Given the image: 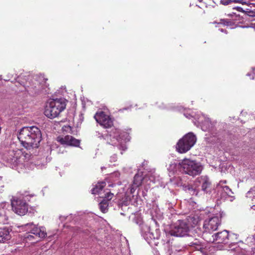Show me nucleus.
<instances>
[{
	"mask_svg": "<svg viewBox=\"0 0 255 255\" xmlns=\"http://www.w3.org/2000/svg\"><path fill=\"white\" fill-rule=\"evenodd\" d=\"M41 138L40 130L35 126L22 128L18 135L22 145L29 151L39 146Z\"/></svg>",
	"mask_w": 255,
	"mask_h": 255,
	"instance_id": "obj_1",
	"label": "nucleus"
},
{
	"mask_svg": "<svg viewBox=\"0 0 255 255\" xmlns=\"http://www.w3.org/2000/svg\"><path fill=\"white\" fill-rule=\"evenodd\" d=\"M200 221L199 217L195 215H191L184 220H179L171 230L170 234L180 237L188 236L191 229L197 226Z\"/></svg>",
	"mask_w": 255,
	"mask_h": 255,
	"instance_id": "obj_2",
	"label": "nucleus"
},
{
	"mask_svg": "<svg viewBox=\"0 0 255 255\" xmlns=\"http://www.w3.org/2000/svg\"><path fill=\"white\" fill-rule=\"evenodd\" d=\"M29 153H26L23 157L24 159L27 160L24 161L23 164L21 161V155L23 154L22 151L19 149H10L3 155V159L7 162V165L10 167L18 170V172L20 171L18 170L19 168H21L22 166H26L28 168V162L31 158L32 154Z\"/></svg>",
	"mask_w": 255,
	"mask_h": 255,
	"instance_id": "obj_3",
	"label": "nucleus"
},
{
	"mask_svg": "<svg viewBox=\"0 0 255 255\" xmlns=\"http://www.w3.org/2000/svg\"><path fill=\"white\" fill-rule=\"evenodd\" d=\"M20 96H22L24 99L28 96L35 97L41 94H46L49 93V89L44 83L40 82L36 78H33L30 81L26 82L19 90Z\"/></svg>",
	"mask_w": 255,
	"mask_h": 255,
	"instance_id": "obj_4",
	"label": "nucleus"
},
{
	"mask_svg": "<svg viewBox=\"0 0 255 255\" xmlns=\"http://www.w3.org/2000/svg\"><path fill=\"white\" fill-rule=\"evenodd\" d=\"M108 132L109 134L106 136V139L109 144L119 145L118 143H121L119 147L120 149L125 150L127 148L126 145L123 143V142H126L130 140L129 136L127 132L121 131L120 129L115 128L110 131H108Z\"/></svg>",
	"mask_w": 255,
	"mask_h": 255,
	"instance_id": "obj_5",
	"label": "nucleus"
},
{
	"mask_svg": "<svg viewBox=\"0 0 255 255\" xmlns=\"http://www.w3.org/2000/svg\"><path fill=\"white\" fill-rule=\"evenodd\" d=\"M66 108L64 100L61 98L49 99L46 103L44 115L48 118L57 117Z\"/></svg>",
	"mask_w": 255,
	"mask_h": 255,
	"instance_id": "obj_6",
	"label": "nucleus"
},
{
	"mask_svg": "<svg viewBox=\"0 0 255 255\" xmlns=\"http://www.w3.org/2000/svg\"><path fill=\"white\" fill-rule=\"evenodd\" d=\"M179 165L180 171L192 176L199 175L203 170L200 162L189 159H184L179 163Z\"/></svg>",
	"mask_w": 255,
	"mask_h": 255,
	"instance_id": "obj_7",
	"label": "nucleus"
},
{
	"mask_svg": "<svg viewBox=\"0 0 255 255\" xmlns=\"http://www.w3.org/2000/svg\"><path fill=\"white\" fill-rule=\"evenodd\" d=\"M134 222L141 226V232L142 236L144 239L147 241L149 244H154L157 245L156 240L159 238L160 234L158 230H156L155 232L153 233L151 232L149 226L147 225L142 224V221L140 218L134 219Z\"/></svg>",
	"mask_w": 255,
	"mask_h": 255,
	"instance_id": "obj_8",
	"label": "nucleus"
},
{
	"mask_svg": "<svg viewBox=\"0 0 255 255\" xmlns=\"http://www.w3.org/2000/svg\"><path fill=\"white\" fill-rule=\"evenodd\" d=\"M29 196L13 197L11 199V205L13 211L17 215H24L28 211V205L26 201L28 199Z\"/></svg>",
	"mask_w": 255,
	"mask_h": 255,
	"instance_id": "obj_9",
	"label": "nucleus"
},
{
	"mask_svg": "<svg viewBox=\"0 0 255 255\" xmlns=\"http://www.w3.org/2000/svg\"><path fill=\"white\" fill-rule=\"evenodd\" d=\"M196 137L192 132H189L180 139L177 144V150L183 153L189 150L195 144Z\"/></svg>",
	"mask_w": 255,
	"mask_h": 255,
	"instance_id": "obj_10",
	"label": "nucleus"
},
{
	"mask_svg": "<svg viewBox=\"0 0 255 255\" xmlns=\"http://www.w3.org/2000/svg\"><path fill=\"white\" fill-rule=\"evenodd\" d=\"M226 180L220 181L217 184L215 190L217 192L219 198L224 200H229L232 202L235 199L233 196V192L229 186L226 185Z\"/></svg>",
	"mask_w": 255,
	"mask_h": 255,
	"instance_id": "obj_11",
	"label": "nucleus"
},
{
	"mask_svg": "<svg viewBox=\"0 0 255 255\" xmlns=\"http://www.w3.org/2000/svg\"><path fill=\"white\" fill-rule=\"evenodd\" d=\"M197 122L200 124L201 128L204 131H209L213 136H217L216 127L214 123H212L209 118L206 117L204 115H202L198 118Z\"/></svg>",
	"mask_w": 255,
	"mask_h": 255,
	"instance_id": "obj_12",
	"label": "nucleus"
},
{
	"mask_svg": "<svg viewBox=\"0 0 255 255\" xmlns=\"http://www.w3.org/2000/svg\"><path fill=\"white\" fill-rule=\"evenodd\" d=\"M94 118L101 126L104 128H108L113 125V120L103 111H99L94 116Z\"/></svg>",
	"mask_w": 255,
	"mask_h": 255,
	"instance_id": "obj_13",
	"label": "nucleus"
},
{
	"mask_svg": "<svg viewBox=\"0 0 255 255\" xmlns=\"http://www.w3.org/2000/svg\"><path fill=\"white\" fill-rule=\"evenodd\" d=\"M221 219L220 217L214 216L205 221L203 227L206 232L211 233L217 230L220 225Z\"/></svg>",
	"mask_w": 255,
	"mask_h": 255,
	"instance_id": "obj_14",
	"label": "nucleus"
},
{
	"mask_svg": "<svg viewBox=\"0 0 255 255\" xmlns=\"http://www.w3.org/2000/svg\"><path fill=\"white\" fill-rule=\"evenodd\" d=\"M23 227L28 233L34 235L40 238H44L47 234L44 227H40L38 228L32 223L25 224Z\"/></svg>",
	"mask_w": 255,
	"mask_h": 255,
	"instance_id": "obj_15",
	"label": "nucleus"
},
{
	"mask_svg": "<svg viewBox=\"0 0 255 255\" xmlns=\"http://www.w3.org/2000/svg\"><path fill=\"white\" fill-rule=\"evenodd\" d=\"M57 141L61 144L66 145L78 146L80 144V140L73 137L71 135H66L64 137L59 136Z\"/></svg>",
	"mask_w": 255,
	"mask_h": 255,
	"instance_id": "obj_16",
	"label": "nucleus"
},
{
	"mask_svg": "<svg viewBox=\"0 0 255 255\" xmlns=\"http://www.w3.org/2000/svg\"><path fill=\"white\" fill-rule=\"evenodd\" d=\"M214 240L217 242L218 243L228 244L229 243V240L231 235H229L227 230H224L218 232L213 236Z\"/></svg>",
	"mask_w": 255,
	"mask_h": 255,
	"instance_id": "obj_17",
	"label": "nucleus"
},
{
	"mask_svg": "<svg viewBox=\"0 0 255 255\" xmlns=\"http://www.w3.org/2000/svg\"><path fill=\"white\" fill-rule=\"evenodd\" d=\"M197 181L201 184V189L205 193H210L211 191V182L206 176L198 178Z\"/></svg>",
	"mask_w": 255,
	"mask_h": 255,
	"instance_id": "obj_18",
	"label": "nucleus"
},
{
	"mask_svg": "<svg viewBox=\"0 0 255 255\" xmlns=\"http://www.w3.org/2000/svg\"><path fill=\"white\" fill-rule=\"evenodd\" d=\"M9 207V204L6 202L0 203V222L3 224H7L8 217L5 215V210Z\"/></svg>",
	"mask_w": 255,
	"mask_h": 255,
	"instance_id": "obj_19",
	"label": "nucleus"
},
{
	"mask_svg": "<svg viewBox=\"0 0 255 255\" xmlns=\"http://www.w3.org/2000/svg\"><path fill=\"white\" fill-rule=\"evenodd\" d=\"M11 237L7 228H0V243H5L10 240Z\"/></svg>",
	"mask_w": 255,
	"mask_h": 255,
	"instance_id": "obj_20",
	"label": "nucleus"
},
{
	"mask_svg": "<svg viewBox=\"0 0 255 255\" xmlns=\"http://www.w3.org/2000/svg\"><path fill=\"white\" fill-rule=\"evenodd\" d=\"M253 0H220V3L224 5H227L232 2L241 3L243 4H250Z\"/></svg>",
	"mask_w": 255,
	"mask_h": 255,
	"instance_id": "obj_21",
	"label": "nucleus"
},
{
	"mask_svg": "<svg viewBox=\"0 0 255 255\" xmlns=\"http://www.w3.org/2000/svg\"><path fill=\"white\" fill-rule=\"evenodd\" d=\"M145 180H146V178L142 177V175L139 173L136 174L133 178V186L135 187H138L141 185L142 182Z\"/></svg>",
	"mask_w": 255,
	"mask_h": 255,
	"instance_id": "obj_22",
	"label": "nucleus"
},
{
	"mask_svg": "<svg viewBox=\"0 0 255 255\" xmlns=\"http://www.w3.org/2000/svg\"><path fill=\"white\" fill-rule=\"evenodd\" d=\"M106 186V182H101L98 183L92 190V193L93 194H101L103 189Z\"/></svg>",
	"mask_w": 255,
	"mask_h": 255,
	"instance_id": "obj_23",
	"label": "nucleus"
},
{
	"mask_svg": "<svg viewBox=\"0 0 255 255\" xmlns=\"http://www.w3.org/2000/svg\"><path fill=\"white\" fill-rule=\"evenodd\" d=\"M99 208L100 210L103 213H106L108 210L109 202L108 200L103 199L102 201L99 203Z\"/></svg>",
	"mask_w": 255,
	"mask_h": 255,
	"instance_id": "obj_24",
	"label": "nucleus"
},
{
	"mask_svg": "<svg viewBox=\"0 0 255 255\" xmlns=\"http://www.w3.org/2000/svg\"><path fill=\"white\" fill-rule=\"evenodd\" d=\"M177 168L180 169L179 163L177 164L175 162H171L167 169L170 174H173Z\"/></svg>",
	"mask_w": 255,
	"mask_h": 255,
	"instance_id": "obj_25",
	"label": "nucleus"
},
{
	"mask_svg": "<svg viewBox=\"0 0 255 255\" xmlns=\"http://www.w3.org/2000/svg\"><path fill=\"white\" fill-rule=\"evenodd\" d=\"M246 197L251 200V201H254L255 200V187L251 188L247 193Z\"/></svg>",
	"mask_w": 255,
	"mask_h": 255,
	"instance_id": "obj_26",
	"label": "nucleus"
},
{
	"mask_svg": "<svg viewBox=\"0 0 255 255\" xmlns=\"http://www.w3.org/2000/svg\"><path fill=\"white\" fill-rule=\"evenodd\" d=\"M186 190H188L190 194L192 195H197L198 193V190L196 188H193V187L191 186H188L186 187Z\"/></svg>",
	"mask_w": 255,
	"mask_h": 255,
	"instance_id": "obj_27",
	"label": "nucleus"
},
{
	"mask_svg": "<svg viewBox=\"0 0 255 255\" xmlns=\"http://www.w3.org/2000/svg\"><path fill=\"white\" fill-rule=\"evenodd\" d=\"M246 12L247 15L248 16H249V17H251L252 18L255 17L254 19H251L252 20H255V9L251 10L250 9H247Z\"/></svg>",
	"mask_w": 255,
	"mask_h": 255,
	"instance_id": "obj_28",
	"label": "nucleus"
},
{
	"mask_svg": "<svg viewBox=\"0 0 255 255\" xmlns=\"http://www.w3.org/2000/svg\"><path fill=\"white\" fill-rule=\"evenodd\" d=\"M232 21L230 20H227L225 19H221V22L218 23V27H220L221 25H223L224 26H229L231 25Z\"/></svg>",
	"mask_w": 255,
	"mask_h": 255,
	"instance_id": "obj_29",
	"label": "nucleus"
},
{
	"mask_svg": "<svg viewBox=\"0 0 255 255\" xmlns=\"http://www.w3.org/2000/svg\"><path fill=\"white\" fill-rule=\"evenodd\" d=\"M131 198L130 195H127L126 197L125 200L122 203V206L123 205H125L126 206H128L131 202Z\"/></svg>",
	"mask_w": 255,
	"mask_h": 255,
	"instance_id": "obj_30",
	"label": "nucleus"
},
{
	"mask_svg": "<svg viewBox=\"0 0 255 255\" xmlns=\"http://www.w3.org/2000/svg\"><path fill=\"white\" fill-rule=\"evenodd\" d=\"M114 194L111 193V192H107L105 194V196L104 199H105L106 200H108V202L111 200L113 197Z\"/></svg>",
	"mask_w": 255,
	"mask_h": 255,
	"instance_id": "obj_31",
	"label": "nucleus"
},
{
	"mask_svg": "<svg viewBox=\"0 0 255 255\" xmlns=\"http://www.w3.org/2000/svg\"><path fill=\"white\" fill-rule=\"evenodd\" d=\"M201 248L199 247L197 250L194 251L190 255H202V252L200 251Z\"/></svg>",
	"mask_w": 255,
	"mask_h": 255,
	"instance_id": "obj_32",
	"label": "nucleus"
},
{
	"mask_svg": "<svg viewBox=\"0 0 255 255\" xmlns=\"http://www.w3.org/2000/svg\"><path fill=\"white\" fill-rule=\"evenodd\" d=\"M204 3L205 4V6L207 7V5H211L212 3H214L213 0H204Z\"/></svg>",
	"mask_w": 255,
	"mask_h": 255,
	"instance_id": "obj_33",
	"label": "nucleus"
},
{
	"mask_svg": "<svg viewBox=\"0 0 255 255\" xmlns=\"http://www.w3.org/2000/svg\"><path fill=\"white\" fill-rule=\"evenodd\" d=\"M136 188L137 187H135L134 186H133V184L131 185L129 189L130 194H132L134 192Z\"/></svg>",
	"mask_w": 255,
	"mask_h": 255,
	"instance_id": "obj_34",
	"label": "nucleus"
},
{
	"mask_svg": "<svg viewBox=\"0 0 255 255\" xmlns=\"http://www.w3.org/2000/svg\"><path fill=\"white\" fill-rule=\"evenodd\" d=\"M117 155L116 154H114L111 157V161L112 162H115L117 160Z\"/></svg>",
	"mask_w": 255,
	"mask_h": 255,
	"instance_id": "obj_35",
	"label": "nucleus"
},
{
	"mask_svg": "<svg viewBox=\"0 0 255 255\" xmlns=\"http://www.w3.org/2000/svg\"><path fill=\"white\" fill-rule=\"evenodd\" d=\"M25 238H27L29 241H31L33 238V237L32 235H28L27 237H25Z\"/></svg>",
	"mask_w": 255,
	"mask_h": 255,
	"instance_id": "obj_36",
	"label": "nucleus"
},
{
	"mask_svg": "<svg viewBox=\"0 0 255 255\" xmlns=\"http://www.w3.org/2000/svg\"><path fill=\"white\" fill-rule=\"evenodd\" d=\"M67 217H65V216H59V219H60V220L61 221H64L65 220H66V219Z\"/></svg>",
	"mask_w": 255,
	"mask_h": 255,
	"instance_id": "obj_37",
	"label": "nucleus"
},
{
	"mask_svg": "<svg viewBox=\"0 0 255 255\" xmlns=\"http://www.w3.org/2000/svg\"><path fill=\"white\" fill-rule=\"evenodd\" d=\"M184 115L185 117H186L188 119H190L191 117H192L193 116L192 115H191L190 114H184Z\"/></svg>",
	"mask_w": 255,
	"mask_h": 255,
	"instance_id": "obj_38",
	"label": "nucleus"
},
{
	"mask_svg": "<svg viewBox=\"0 0 255 255\" xmlns=\"http://www.w3.org/2000/svg\"><path fill=\"white\" fill-rule=\"evenodd\" d=\"M252 204H253L252 208L254 210H255V200L254 201H252Z\"/></svg>",
	"mask_w": 255,
	"mask_h": 255,
	"instance_id": "obj_39",
	"label": "nucleus"
},
{
	"mask_svg": "<svg viewBox=\"0 0 255 255\" xmlns=\"http://www.w3.org/2000/svg\"><path fill=\"white\" fill-rule=\"evenodd\" d=\"M247 75L250 77L252 79H254V76H252V74L251 73H248Z\"/></svg>",
	"mask_w": 255,
	"mask_h": 255,
	"instance_id": "obj_40",
	"label": "nucleus"
},
{
	"mask_svg": "<svg viewBox=\"0 0 255 255\" xmlns=\"http://www.w3.org/2000/svg\"><path fill=\"white\" fill-rule=\"evenodd\" d=\"M219 30H220V31L222 32H225L226 33H227V31L226 30L223 29V28H219Z\"/></svg>",
	"mask_w": 255,
	"mask_h": 255,
	"instance_id": "obj_41",
	"label": "nucleus"
},
{
	"mask_svg": "<svg viewBox=\"0 0 255 255\" xmlns=\"http://www.w3.org/2000/svg\"><path fill=\"white\" fill-rule=\"evenodd\" d=\"M34 166V165L32 163H31L30 168H33V167Z\"/></svg>",
	"mask_w": 255,
	"mask_h": 255,
	"instance_id": "obj_42",
	"label": "nucleus"
},
{
	"mask_svg": "<svg viewBox=\"0 0 255 255\" xmlns=\"http://www.w3.org/2000/svg\"><path fill=\"white\" fill-rule=\"evenodd\" d=\"M252 27H253L255 28V23H252Z\"/></svg>",
	"mask_w": 255,
	"mask_h": 255,
	"instance_id": "obj_43",
	"label": "nucleus"
},
{
	"mask_svg": "<svg viewBox=\"0 0 255 255\" xmlns=\"http://www.w3.org/2000/svg\"><path fill=\"white\" fill-rule=\"evenodd\" d=\"M155 216H156V217H160V214L155 215Z\"/></svg>",
	"mask_w": 255,
	"mask_h": 255,
	"instance_id": "obj_44",
	"label": "nucleus"
},
{
	"mask_svg": "<svg viewBox=\"0 0 255 255\" xmlns=\"http://www.w3.org/2000/svg\"><path fill=\"white\" fill-rule=\"evenodd\" d=\"M203 0H198V1H199V2H201V1H202Z\"/></svg>",
	"mask_w": 255,
	"mask_h": 255,
	"instance_id": "obj_45",
	"label": "nucleus"
},
{
	"mask_svg": "<svg viewBox=\"0 0 255 255\" xmlns=\"http://www.w3.org/2000/svg\"><path fill=\"white\" fill-rule=\"evenodd\" d=\"M10 80V79H6L5 80L6 81H9Z\"/></svg>",
	"mask_w": 255,
	"mask_h": 255,
	"instance_id": "obj_46",
	"label": "nucleus"
},
{
	"mask_svg": "<svg viewBox=\"0 0 255 255\" xmlns=\"http://www.w3.org/2000/svg\"><path fill=\"white\" fill-rule=\"evenodd\" d=\"M161 108H165L164 107H160Z\"/></svg>",
	"mask_w": 255,
	"mask_h": 255,
	"instance_id": "obj_47",
	"label": "nucleus"
},
{
	"mask_svg": "<svg viewBox=\"0 0 255 255\" xmlns=\"http://www.w3.org/2000/svg\"><path fill=\"white\" fill-rule=\"evenodd\" d=\"M104 168V167H102L101 169H103Z\"/></svg>",
	"mask_w": 255,
	"mask_h": 255,
	"instance_id": "obj_48",
	"label": "nucleus"
}]
</instances>
